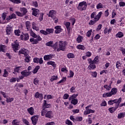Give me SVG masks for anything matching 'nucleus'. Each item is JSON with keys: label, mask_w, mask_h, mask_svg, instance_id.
I'll return each instance as SVG.
<instances>
[{"label": "nucleus", "mask_w": 125, "mask_h": 125, "mask_svg": "<svg viewBox=\"0 0 125 125\" xmlns=\"http://www.w3.org/2000/svg\"><path fill=\"white\" fill-rule=\"evenodd\" d=\"M78 95V94H74L69 97L68 94L65 93L63 96V99H64V100H66L68 98V100L70 101L71 104H72L75 106L77 105V104H78V102H79L78 99H77Z\"/></svg>", "instance_id": "f257e3e1"}, {"label": "nucleus", "mask_w": 125, "mask_h": 125, "mask_svg": "<svg viewBox=\"0 0 125 125\" xmlns=\"http://www.w3.org/2000/svg\"><path fill=\"white\" fill-rule=\"evenodd\" d=\"M66 45H67V43L66 42L60 41L58 43V45H57V42H56L54 45V49L57 51H65L66 49Z\"/></svg>", "instance_id": "f03ea898"}, {"label": "nucleus", "mask_w": 125, "mask_h": 125, "mask_svg": "<svg viewBox=\"0 0 125 125\" xmlns=\"http://www.w3.org/2000/svg\"><path fill=\"white\" fill-rule=\"evenodd\" d=\"M87 7V3L85 1H83L79 3L77 9L80 11H83L86 10Z\"/></svg>", "instance_id": "7ed1b4c3"}, {"label": "nucleus", "mask_w": 125, "mask_h": 125, "mask_svg": "<svg viewBox=\"0 0 125 125\" xmlns=\"http://www.w3.org/2000/svg\"><path fill=\"white\" fill-rule=\"evenodd\" d=\"M117 91L118 89L116 88H113L110 92L103 94V97H111L112 95H115V94H116Z\"/></svg>", "instance_id": "20e7f679"}, {"label": "nucleus", "mask_w": 125, "mask_h": 125, "mask_svg": "<svg viewBox=\"0 0 125 125\" xmlns=\"http://www.w3.org/2000/svg\"><path fill=\"white\" fill-rule=\"evenodd\" d=\"M103 14V13L102 11L100 12L97 15H96V13L93 12L91 15V19H94V21L96 22H97L101 18V16H102V15Z\"/></svg>", "instance_id": "39448f33"}, {"label": "nucleus", "mask_w": 125, "mask_h": 125, "mask_svg": "<svg viewBox=\"0 0 125 125\" xmlns=\"http://www.w3.org/2000/svg\"><path fill=\"white\" fill-rule=\"evenodd\" d=\"M50 107H51V104L46 103V101L44 100L43 103V108L42 109V113H41L42 116H45V115H46V113H47V111H46V110L44 109H45V108H50Z\"/></svg>", "instance_id": "423d86ee"}, {"label": "nucleus", "mask_w": 125, "mask_h": 125, "mask_svg": "<svg viewBox=\"0 0 125 125\" xmlns=\"http://www.w3.org/2000/svg\"><path fill=\"white\" fill-rule=\"evenodd\" d=\"M122 102V98H120L119 99H115L113 100H110L108 101V105H113V104H117L116 105H120V104Z\"/></svg>", "instance_id": "0eeeda50"}, {"label": "nucleus", "mask_w": 125, "mask_h": 125, "mask_svg": "<svg viewBox=\"0 0 125 125\" xmlns=\"http://www.w3.org/2000/svg\"><path fill=\"white\" fill-rule=\"evenodd\" d=\"M89 107H90V105H88L85 107V110L83 112L84 115H88L91 113H94L95 112V110L89 109Z\"/></svg>", "instance_id": "6e6552de"}, {"label": "nucleus", "mask_w": 125, "mask_h": 125, "mask_svg": "<svg viewBox=\"0 0 125 125\" xmlns=\"http://www.w3.org/2000/svg\"><path fill=\"white\" fill-rule=\"evenodd\" d=\"M12 47L14 50V51H16V50H18L19 48V43L18 41H16L14 43H12Z\"/></svg>", "instance_id": "1a4fd4ad"}, {"label": "nucleus", "mask_w": 125, "mask_h": 125, "mask_svg": "<svg viewBox=\"0 0 125 125\" xmlns=\"http://www.w3.org/2000/svg\"><path fill=\"white\" fill-rule=\"evenodd\" d=\"M21 41H28L29 39H30V36H29V34L28 33L23 34L21 35Z\"/></svg>", "instance_id": "9d476101"}, {"label": "nucleus", "mask_w": 125, "mask_h": 125, "mask_svg": "<svg viewBox=\"0 0 125 125\" xmlns=\"http://www.w3.org/2000/svg\"><path fill=\"white\" fill-rule=\"evenodd\" d=\"M39 115H35L31 117V120L32 123L34 125H36L37 123H38V120L39 119Z\"/></svg>", "instance_id": "9b49d317"}, {"label": "nucleus", "mask_w": 125, "mask_h": 125, "mask_svg": "<svg viewBox=\"0 0 125 125\" xmlns=\"http://www.w3.org/2000/svg\"><path fill=\"white\" fill-rule=\"evenodd\" d=\"M53 57H54V55L49 54V55H45L44 56L43 58H44V60H45V61H49V60H51V59H52V58H53Z\"/></svg>", "instance_id": "f8f14e48"}, {"label": "nucleus", "mask_w": 125, "mask_h": 125, "mask_svg": "<svg viewBox=\"0 0 125 125\" xmlns=\"http://www.w3.org/2000/svg\"><path fill=\"white\" fill-rule=\"evenodd\" d=\"M21 75H22L23 77H28V76H30L31 75V72L28 71L27 70H23L21 72Z\"/></svg>", "instance_id": "ddd939ff"}, {"label": "nucleus", "mask_w": 125, "mask_h": 125, "mask_svg": "<svg viewBox=\"0 0 125 125\" xmlns=\"http://www.w3.org/2000/svg\"><path fill=\"white\" fill-rule=\"evenodd\" d=\"M22 70H23L22 66L16 67L14 69L13 74H14V75H16V74H17V73H20V71H22Z\"/></svg>", "instance_id": "4468645a"}, {"label": "nucleus", "mask_w": 125, "mask_h": 125, "mask_svg": "<svg viewBox=\"0 0 125 125\" xmlns=\"http://www.w3.org/2000/svg\"><path fill=\"white\" fill-rule=\"evenodd\" d=\"M35 98H38L40 100H42L43 99V95L42 93H40L39 92H37L35 94Z\"/></svg>", "instance_id": "2eb2a0df"}, {"label": "nucleus", "mask_w": 125, "mask_h": 125, "mask_svg": "<svg viewBox=\"0 0 125 125\" xmlns=\"http://www.w3.org/2000/svg\"><path fill=\"white\" fill-rule=\"evenodd\" d=\"M54 16H56V11L52 10L49 12L48 17L53 18Z\"/></svg>", "instance_id": "dca6fc26"}, {"label": "nucleus", "mask_w": 125, "mask_h": 125, "mask_svg": "<svg viewBox=\"0 0 125 125\" xmlns=\"http://www.w3.org/2000/svg\"><path fill=\"white\" fill-rule=\"evenodd\" d=\"M55 29H56L55 31V33L56 34H59L60 33H61V32H62V28H61V26H56V27H55Z\"/></svg>", "instance_id": "f3484780"}, {"label": "nucleus", "mask_w": 125, "mask_h": 125, "mask_svg": "<svg viewBox=\"0 0 125 125\" xmlns=\"http://www.w3.org/2000/svg\"><path fill=\"white\" fill-rule=\"evenodd\" d=\"M32 10H33L32 14L34 16H37L38 15H39L40 13V10H39V9H36L35 8H32Z\"/></svg>", "instance_id": "a211bd4d"}, {"label": "nucleus", "mask_w": 125, "mask_h": 125, "mask_svg": "<svg viewBox=\"0 0 125 125\" xmlns=\"http://www.w3.org/2000/svg\"><path fill=\"white\" fill-rule=\"evenodd\" d=\"M27 111L28 112L29 114L31 116L35 115V109L34 107H31L27 109Z\"/></svg>", "instance_id": "6ab92c4d"}, {"label": "nucleus", "mask_w": 125, "mask_h": 125, "mask_svg": "<svg viewBox=\"0 0 125 125\" xmlns=\"http://www.w3.org/2000/svg\"><path fill=\"white\" fill-rule=\"evenodd\" d=\"M46 118H49V119H51L53 117V113L51 111H48L46 112L45 114Z\"/></svg>", "instance_id": "aec40b11"}, {"label": "nucleus", "mask_w": 125, "mask_h": 125, "mask_svg": "<svg viewBox=\"0 0 125 125\" xmlns=\"http://www.w3.org/2000/svg\"><path fill=\"white\" fill-rule=\"evenodd\" d=\"M27 51H28V50L26 49L22 48L19 51V54H23V55H24V56H25V55H28V54L27 53Z\"/></svg>", "instance_id": "412c9836"}, {"label": "nucleus", "mask_w": 125, "mask_h": 125, "mask_svg": "<svg viewBox=\"0 0 125 125\" xmlns=\"http://www.w3.org/2000/svg\"><path fill=\"white\" fill-rule=\"evenodd\" d=\"M119 106H120V105L117 104L116 107H110L108 109V111L110 112V113H114V112H115V111H116L117 109L119 108Z\"/></svg>", "instance_id": "4be33fe9"}, {"label": "nucleus", "mask_w": 125, "mask_h": 125, "mask_svg": "<svg viewBox=\"0 0 125 125\" xmlns=\"http://www.w3.org/2000/svg\"><path fill=\"white\" fill-rule=\"evenodd\" d=\"M65 26H66V29H67L68 32H70V30H71V23L68 21H65L64 22Z\"/></svg>", "instance_id": "5701e85b"}, {"label": "nucleus", "mask_w": 125, "mask_h": 125, "mask_svg": "<svg viewBox=\"0 0 125 125\" xmlns=\"http://www.w3.org/2000/svg\"><path fill=\"white\" fill-rule=\"evenodd\" d=\"M112 32V27H109V28L106 27L104 30V35H106L107 34H109L110 33Z\"/></svg>", "instance_id": "b1692460"}, {"label": "nucleus", "mask_w": 125, "mask_h": 125, "mask_svg": "<svg viewBox=\"0 0 125 125\" xmlns=\"http://www.w3.org/2000/svg\"><path fill=\"white\" fill-rule=\"evenodd\" d=\"M20 11L21 12V14H22V16H24V15H26L27 14V12H28V11L27 10V9L26 8H21Z\"/></svg>", "instance_id": "393cba45"}, {"label": "nucleus", "mask_w": 125, "mask_h": 125, "mask_svg": "<svg viewBox=\"0 0 125 125\" xmlns=\"http://www.w3.org/2000/svg\"><path fill=\"white\" fill-rule=\"evenodd\" d=\"M24 57H25V59H24L25 62H26V63H29L30 61H31V57L28 54L24 56Z\"/></svg>", "instance_id": "a878e982"}, {"label": "nucleus", "mask_w": 125, "mask_h": 125, "mask_svg": "<svg viewBox=\"0 0 125 125\" xmlns=\"http://www.w3.org/2000/svg\"><path fill=\"white\" fill-rule=\"evenodd\" d=\"M12 31V28L10 27L9 25L6 27V33L7 35H10L11 34V31Z\"/></svg>", "instance_id": "bb28decb"}, {"label": "nucleus", "mask_w": 125, "mask_h": 125, "mask_svg": "<svg viewBox=\"0 0 125 125\" xmlns=\"http://www.w3.org/2000/svg\"><path fill=\"white\" fill-rule=\"evenodd\" d=\"M16 18V15L15 14H12L10 15L8 18H7V21H9L10 19H15Z\"/></svg>", "instance_id": "cd10ccee"}, {"label": "nucleus", "mask_w": 125, "mask_h": 125, "mask_svg": "<svg viewBox=\"0 0 125 125\" xmlns=\"http://www.w3.org/2000/svg\"><path fill=\"white\" fill-rule=\"evenodd\" d=\"M104 88L106 89L107 91H109L110 89L112 88V84L110 83L109 85L105 84L104 86Z\"/></svg>", "instance_id": "c85d7f7f"}, {"label": "nucleus", "mask_w": 125, "mask_h": 125, "mask_svg": "<svg viewBox=\"0 0 125 125\" xmlns=\"http://www.w3.org/2000/svg\"><path fill=\"white\" fill-rule=\"evenodd\" d=\"M30 42L32 44H37L38 43V41L34 38H31L30 39Z\"/></svg>", "instance_id": "c756f323"}, {"label": "nucleus", "mask_w": 125, "mask_h": 125, "mask_svg": "<svg viewBox=\"0 0 125 125\" xmlns=\"http://www.w3.org/2000/svg\"><path fill=\"white\" fill-rule=\"evenodd\" d=\"M32 29L35 30V31H39L40 30V28L37 26V24L35 22L32 23Z\"/></svg>", "instance_id": "7c9ffc66"}, {"label": "nucleus", "mask_w": 125, "mask_h": 125, "mask_svg": "<svg viewBox=\"0 0 125 125\" xmlns=\"http://www.w3.org/2000/svg\"><path fill=\"white\" fill-rule=\"evenodd\" d=\"M39 69H41V66H40V65L36 66L34 69L32 71V73L33 74H37Z\"/></svg>", "instance_id": "2f4dec72"}, {"label": "nucleus", "mask_w": 125, "mask_h": 125, "mask_svg": "<svg viewBox=\"0 0 125 125\" xmlns=\"http://www.w3.org/2000/svg\"><path fill=\"white\" fill-rule=\"evenodd\" d=\"M30 35L31 37H32V38H34V39L37 38V37H38V35H37L33 30H31L30 31Z\"/></svg>", "instance_id": "473e14b6"}, {"label": "nucleus", "mask_w": 125, "mask_h": 125, "mask_svg": "<svg viewBox=\"0 0 125 125\" xmlns=\"http://www.w3.org/2000/svg\"><path fill=\"white\" fill-rule=\"evenodd\" d=\"M25 25H26L27 30H30V29H31V24L30 21H27L25 22Z\"/></svg>", "instance_id": "72a5a7b5"}, {"label": "nucleus", "mask_w": 125, "mask_h": 125, "mask_svg": "<svg viewBox=\"0 0 125 125\" xmlns=\"http://www.w3.org/2000/svg\"><path fill=\"white\" fill-rule=\"evenodd\" d=\"M95 63H90L88 66V68L89 70H93L96 68V66H95Z\"/></svg>", "instance_id": "f704fd0d"}, {"label": "nucleus", "mask_w": 125, "mask_h": 125, "mask_svg": "<svg viewBox=\"0 0 125 125\" xmlns=\"http://www.w3.org/2000/svg\"><path fill=\"white\" fill-rule=\"evenodd\" d=\"M57 80H58V76L53 75L51 77L50 81L52 83L54 81H57Z\"/></svg>", "instance_id": "c9c22d12"}, {"label": "nucleus", "mask_w": 125, "mask_h": 125, "mask_svg": "<svg viewBox=\"0 0 125 125\" xmlns=\"http://www.w3.org/2000/svg\"><path fill=\"white\" fill-rule=\"evenodd\" d=\"M77 48H78V49H81V50H85V47H84L83 45L79 44L77 45Z\"/></svg>", "instance_id": "e433bc0d"}, {"label": "nucleus", "mask_w": 125, "mask_h": 125, "mask_svg": "<svg viewBox=\"0 0 125 125\" xmlns=\"http://www.w3.org/2000/svg\"><path fill=\"white\" fill-rule=\"evenodd\" d=\"M83 37L82 36H79L77 38V42L78 43H80L83 42Z\"/></svg>", "instance_id": "4c0bfd02"}, {"label": "nucleus", "mask_w": 125, "mask_h": 125, "mask_svg": "<svg viewBox=\"0 0 125 125\" xmlns=\"http://www.w3.org/2000/svg\"><path fill=\"white\" fill-rule=\"evenodd\" d=\"M124 37V33L122 32H119L117 34H116V37L117 38H123Z\"/></svg>", "instance_id": "58836bf2"}, {"label": "nucleus", "mask_w": 125, "mask_h": 125, "mask_svg": "<svg viewBox=\"0 0 125 125\" xmlns=\"http://www.w3.org/2000/svg\"><path fill=\"white\" fill-rule=\"evenodd\" d=\"M67 57L69 59H70L71 58H75V55L74 54H73V53H69L67 55Z\"/></svg>", "instance_id": "ea45409f"}, {"label": "nucleus", "mask_w": 125, "mask_h": 125, "mask_svg": "<svg viewBox=\"0 0 125 125\" xmlns=\"http://www.w3.org/2000/svg\"><path fill=\"white\" fill-rule=\"evenodd\" d=\"M47 35H49L50 34H52L53 33V29L52 28H47L46 29Z\"/></svg>", "instance_id": "a19ab883"}, {"label": "nucleus", "mask_w": 125, "mask_h": 125, "mask_svg": "<svg viewBox=\"0 0 125 125\" xmlns=\"http://www.w3.org/2000/svg\"><path fill=\"white\" fill-rule=\"evenodd\" d=\"M6 99V102H7V103H11V102H12V101H13L14 100V98H10V97L8 98V97H7Z\"/></svg>", "instance_id": "79ce46f5"}, {"label": "nucleus", "mask_w": 125, "mask_h": 125, "mask_svg": "<svg viewBox=\"0 0 125 125\" xmlns=\"http://www.w3.org/2000/svg\"><path fill=\"white\" fill-rule=\"evenodd\" d=\"M99 58V57L98 56L95 57L93 61V64H97V63L99 62V60H98Z\"/></svg>", "instance_id": "37998d69"}, {"label": "nucleus", "mask_w": 125, "mask_h": 125, "mask_svg": "<svg viewBox=\"0 0 125 125\" xmlns=\"http://www.w3.org/2000/svg\"><path fill=\"white\" fill-rule=\"evenodd\" d=\"M125 112L119 113L118 115V119H122V118H125Z\"/></svg>", "instance_id": "c03bdc74"}, {"label": "nucleus", "mask_w": 125, "mask_h": 125, "mask_svg": "<svg viewBox=\"0 0 125 125\" xmlns=\"http://www.w3.org/2000/svg\"><path fill=\"white\" fill-rule=\"evenodd\" d=\"M103 7H104V5H103L102 3H98L97 6H96V8L97 9H99L100 8H103Z\"/></svg>", "instance_id": "a18cd8bd"}, {"label": "nucleus", "mask_w": 125, "mask_h": 125, "mask_svg": "<svg viewBox=\"0 0 125 125\" xmlns=\"http://www.w3.org/2000/svg\"><path fill=\"white\" fill-rule=\"evenodd\" d=\"M5 45H0V52L2 51V52H5Z\"/></svg>", "instance_id": "49530a36"}, {"label": "nucleus", "mask_w": 125, "mask_h": 125, "mask_svg": "<svg viewBox=\"0 0 125 125\" xmlns=\"http://www.w3.org/2000/svg\"><path fill=\"white\" fill-rule=\"evenodd\" d=\"M66 80L67 78L66 77H62V79L58 82V84L63 83H65V81H66Z\"/></svg>", "instance_id": "de8ad7c7"}, {"label": "nucleus", "mask_w": 125, "mask_h": 125, "mask_svg": "<svg viewBox=\"0 0 125 125\" xmlns=\"http://www.w3.org/2000/svg\"><path fill=\"white\" fill-rule=\"evenodd\" d=\"M47 65H51L53 67H55L56 66V64H55V62H54L52 61H49L47 62Z\"/></svg>", "instance_id": "09e8293b"}, {"label": "nucleus", "mask_w": 125, "mask_h": 125, "mask_svg": "<svg viewBox=\"0 0 125 125\" xmlns=\"http://www.w3.org/2000/svg\"><path fill=\"white\" fill-rule=\"evenodd\" d=\"M14 33H15V35H16V36H20V34H21V31H20V30L19 29H17V30H15L14 31Z\"/></svg>", "instance_id": "8fccbe9b"}, {"label": "nucleus", "mask_w": 125, "mask_h": 125, "mask_svg": "<svg viewBox=\"0 0 125 125\" xmlns=\"http://www.w3.org/2000/svg\"><path fill=\"white\" fill-rule=\"evenodd\" d=\"M53 99V97H52V96H51V95H47L46 96V95H45L44 97V99Z\"/></svg>", "instance_id": "3c124183"}, {"label": "nucleus", "mask_w": 125, "mask_h": 125, "mask_svg": "<svg viewBox=\"0 0 125 125\" xmlns=\"http://www.w3.org/2000/svg\"><path fill=\"white\" fill-rule=\"evenodd\" d=\"M10 1L13 2V3H16L17 4L21 3V0H10Z\"/></svg>", "instance_id": "603ef678"}, {"label": "nucleus", "mask_w": 125, "mask_h": 125, "mask_svg": "<svg viewBox=\"0 0 125 125\" xmlns=\"http://www.w3.org/2000/svg\"><path fill=\"white\" fill-rule=\"evenodd\" d=\"M3 77L4 78H7L8 77V72L6 70V69L4 70V73L3 74Z\"/></svg>", "instance_id": "864d4df0"}, {"label": "nucleus", "mask_w": 125, "mask_h": 125, "mask_svg": "<svg viewBox=\"0 0 125 125\" xmlns=\"http://www.w3.org/2000/svg\"><path fill=\"white\" fill-rule=\"evenodd\" d=\"M69 21L71 22L72 25H75V23H76V19H75L74 18H71L69 20Z\"/></svg>", "instance_id": "5fc2aeb1"}, {"label": "nucleus", "mask_w": 125, "mask_h": 125, "mask_svg": "<svg viewBox=\"0 0 125 125\" xmlns=\"http://www.w3.org/2000/svg\"><path fill=\"white\" fill-rule=\"evenodd\" d=\"M46 45H47V46H50V47L53 46V42L50 41L46 43Z\"/></svg>", "instance_id": "6e6d98bb"}, {"label": "nucleus", "mask_w": 125, "mask_h": 125, "mask_svg": "<svg viewBox=\"0 0 125 125\" xmlns=\"http://www.w3.org/2000/svg\"><path fill=\"white\" fill-rule=\"evenodd\" d=\"M0 94H1L3 96L4 98H6V99L7 97H8V96H7L6 95V93H5V92H3L2 91H0Z\"/></svg>", "instance_id": "4d7b16f0"}, {"label": "nucleus", "mask_w": 125, "mask_h": 125, "mask_svg": "<svg viewBox=\"0 0 125 125\" xmlns=\"http://www.w3.org/2000/svg\"><path fill=\"white\" fill-rule=\"evenodd\" d=\"M41 34H42V35H44V36H47V32H46V30H43V29H42L40 30Z\"/></svg>", "instance_id": "13d9d810"}, {"label": "nucleus", "mask_w": 125, "mask_h": 125, "mask_svg": "<svg viewBox=\"0 0 125 125\" xmlns=\"http://www.w3.org/2000/svg\"><path fill=\"white\" fill-rule=\"evenodd\" d=\"M35 39L37 41L38 43H39V42H41L42 40V37H41L40 35H37V37Z\"/></svg>", "instance_id": "bf43d9fd"}, {"label": "nucleus", "mask_w": 125, "mask_h": 125, "mask_svg": "<svg viewBox=\"0 0 125 125\" xmlns=\"http://www.w3.org/2000/svg\"><path fill=\"white\" fill-rule=\"evenodd\" d=\"M61 71L62 72H63V73H68V70L67 69V67L66 66L62 67L61 69Z\"/></svg>", "instance_id": "052dcab7"}, {"label": "nucleus", "mask_w": 125, "mask_h": 125, "mask_svg": "<svg viewBox=\"0 0 125 125\" xmlns=\"http://www.w3.org/2000/svg\"><path fill=\"white\" fill-rule=\"evenodd\" d=\"M121 65H122V64L121 63V62L117 61L116 62V67L118 69V68H120V67H121Z\"/></svg>", "instance_id": "680f3d73"}, {"label": "nucleus", "mask_w": 125, "mask_h": 125, "mask_svg": "<svg viewBox=\"0 0 125 125\" xmlns=\"http://www.w3.org/2000/svg\"><path fill=\"white\" fill-rule=\"evenodd\" d=\"M39 83V81L38 79L35 78L34 80L33 83H34V84H35V85H38V84Z\"/></svg>", "instance_id": "e2e57ef3"}, {"label": "nucleus", "mask_w": 125, "mask_h": 125, "mask_svg": "<svg viewBox=\"0 0 125 125\" xmlns=\"http://www.w3.org/2000/svg\"><path fill=\"white\" fill-rule=\"evenodd\" d=\"M91 76L93 78H96L97 77V72H96V71L92 72H91Z\"/></svg>", "instance_id": "0e129e2a"}, {"label": "nucleus", "mask_w": 125, "mask_h": 125, "mask_svg": "<svg viewBox=\"0 0 125 125\" xmlns=\"http://www.w3.org/2000/svg\"><path fill=\"white\" fill-rule=\"evenodd\" d=\"M65 124L67 125H73L72 122L68 119L65 121Z\"/></svg>", "instance_id": "69168bd1"}, {"label": "nucleus", "mask_w": 125, "mask_h": 125, "mask_svg": "<svg viewBox=\"0 0 125 125\" xmlns=\"http://www.w3.org/2000/svg\"><path fill=\"white\" fill-rule=\"evenodd\" d=\"M17 124H18V121L16 119L14 120L12 122V125H19Z\"/></svg>", "instance_id": "338daca9"}, {"label": "nucleus", "mask_w": 125, "mask_h": 125, "mask_svg": "<svg viewBox=\"0 0 125 125\" xmlns=\"http://www.w3.org/2000/svg\"><path fill=\"white\" fill-rule=\"evenodd\" d=\"M91 33H92V30L90 29L87 32L86 36L88 37V38H89V37L91 36Z\"/></svg>", "instance_id": "774afa93"}]
</instances>
